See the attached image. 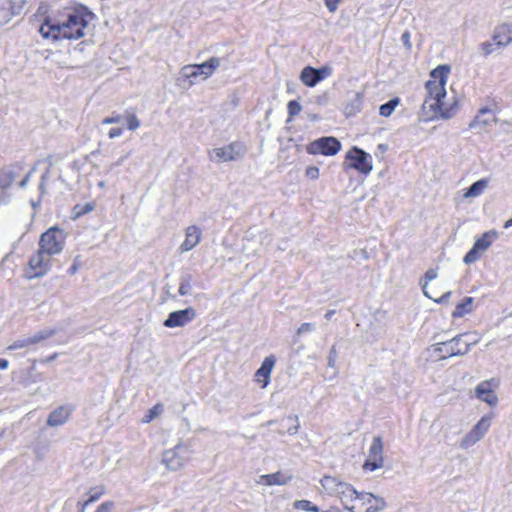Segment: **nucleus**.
<instances>
[{
    "label": "nucleus",
    "mask_w": 512,
    "mask_h": 512,
    "mask_svg": "<svg viewBox=\"0 0 512 512\" xmlns=\"http://www.w3.org/2000/svg\"><path fill=\"white\" fill-rule=\"evenodd\" d=\"M449 73L446 65L438 66L430 73L426 82L427 96L422 104L421 119L425 122L435 119H450L459 110L456 97L447 100L445 85Z\"/></svg>",
    "instance_id": "nucleus-1"
},
{
    "label": "nucleus",
    "mask_w": 512,
    "mask_h": 512,
    "mask_svg": "<svg viewBox=\"0 0 512 512\" xmlns=\"http://www.w3.org/2000/svg\"><path fill=\"white\" fill-rule=\"evenodd\" d=\"M95 15L85 7L69 12L63 20L47 19L39 32L44 38L53 40H78L85 36V30Z\"/></svg>",
    "instance_id": "nucleus-2"
},
{
    "label": "nucleus",
    "mask_w": 512,
    "mask_h": 512,
    "mask_svg": "<svg viewBox=\"0 0 512 512\" xmlns=\"http://www.w3.org/2000/svg\"><path fill=\"white\" fill-rule=\"evenodd\" d=\"M320 482L325 491L337 497L346 510L359 512L360 508L355 504L358 491L351 484L332 476H324Z\"/></svg>",
    "instance_id": "nucleus-3"
},
{
    "label": "nucleus",
    "mask_w": 512,
    "mask_h": 512,
    "mask_svg": "<svg viewBox=\"0 0 512 512\" xmlns=\"http://www.w3.org/2000/svg\"><path fill=\"white\" fill-rule=\"evenodd\" d=\"M221 65V59L218 57H211L207 61L200 64L185 65L180 70V78L188 81V85L192 86L199 80H207L214 74L217 68Z\"/></svg>",
    "instance_id": "nucleus-4"
},
{
    "label": "nucleus",
    "mask_w": 512,
    "mask_h": 512,
    "mask_svg": "<svg viewBox=\"0 0 512 512\" xmlns=\"http://www.w3.org/2000/svg\"><path fill=\"white\" fill-rule=\"evenodd\" d=\"M468 336V333H461L456 335L450 340L438 342L432 346L435 353H445L441 355L439 359H447L454 356L466 355L472 346L476 345L480 339L476 338L473 341L464 340Z\"/></svg>",
    "instance_id": "nucleus-5"
},
{
    "label": "nucleus",
    "mask_w": 512,
    "mask_h": 512,
    "mask_svg": "<svg viewBox=\"0 0 512 512\" xmlns=\"http://www.w3.org/2000/svg\"><path fill=\"white\" fill-rule=\"evenodd\" d=\"M65 240L66 233L57 227H52L41 235L39 247L46 254L55 256L63 251Z\"/></svg>",
    "instance_id": "nucleus-6"
},
{
    "label": "nucleus",
    "mask_w": 512,
    "mask_h": 512,
    "mask_svg": "<svg viewBox=\"0 0 512 512\" xmlns=\"http://www.w3.org/2000/svg\"><path fill=\"white\" fill-rule=\"evenodd\" d=\"M52 258L50 254H46L40 247L36 253H34L28 263L26 269V276L28 279H36L43 277L52 267Z\"/></svg>",
    "instance_id": "nucleus-7"
},
{
    "label": "nucleus",
    "mask_w": 512,
    "mask_h": 512,
    "mask_svg": "<svg viewBox=\"0 0 512 512\" xmlns=\"http://www.w3.org/2000/svg\"><path fill=\"white\" fill-rule=\"evenodd\" d=\"M346 161L347 168L355 169L364 175L369 174L373 169L371 155L358 147H353L346 153Z\"/></svg>",
    "instance_id": "nucleus-8"
},
{
    "label": "nucleus",
    "mask_w": 512,
    "mask_h": 512,
    "mask_svg": "<svg viewBox=\"0 0 512 512\" xmlns=\"http://www.w3.org/2000/svg\"><path fill=\"white\" fill-rule=\"evenodd\" d=\"M498 237L499 233L496 230L485 232L480 238L476 239L473 247L464 256L463 262L470 265L478 261L481 254L486 252Z\"/></svg>",
    "instance_id": "nucleus-9"
},
{
    "label": "nucleus",
    "mask_w": 512,
    "mask_h": 512,
    "mask_svg": "<svg viewBox=\"0 0 512 512\" xmlns=\"http://www.w3.org/2000/svg\"><path fill=\"white\" fill-rule=\"evenodd\" d=\"M246 153V147L241 142H232L227 146L213 148L209 151L211 161L228 162L242 158Z\"/></svg>",
    "instance_id": "nucleus-10"
},
{
    "label": "nucleus",
    "mask_w": 512,
    "mask_h": 512,
    "mask_svg": "<svg viewBox=\"0 0 512 512\" xmlns=\"http://www.w3.org/2000/svg\"><path fill=\"white\" fill-rule=\"evenodd\" d=\"M190 459V450L187 446L178 444L172 449L164 451L163 464L170 470L182 468Z\"/></svg>",
    "instance_id": "nucleus-11"
},
{
    "label": "nucleus",
    "mask_w": 512,
    "mask_h": 512,
    "mask_svg": "<svg viewBox=\"0 0 512 512\" xmlns=\"http://www.w3.org/2000/svg\"><path fill=\"white\" fill-rule=\"evenodd\" d=\"M491 426V417L483 416L459 442L461 449H468L481 441Z\"/></svg>",
    "instance_id": "nucleus-12"
},
{
    "label": "nucleus",
    "mask_w": 512,
    "mask_h": 512,
    "mask_svg": "<svg viewBox=\"0 0 512 512\" xmlns=\"http://www.w3.org/2000/svg\"><path fill=\"white\" fill-rule=\"evenodd\" d=\"M340 149V141L332 136L318 138L307 146V152L312 155L321 154L324 156H334Z\"/></svg>",
    "instance_id": "nucleus-13"
},
{
    "label": "nucleus",
    "mask_w": 512,
    "mask_h": 512,
    "mask_svg": "<svg viewBox=\"0 0 512 512\" xmlns=\"http://www.w3.org/2000/svg\"><path fill=\"white\" fill-rule=\"evenodd\" d=\"M383 443L379 436L373 438L369 448L368 457L363 464V469L366 471H375L383 467Z\"/></svg>",
    "instance_id": "nucleus-14"
},
{
    "label": "nucleus",
    "mask_w": 512,
    "mask_h": 512,
    "mask_svg": "<svg viewBox=\"0 0 512 512\" xmlns=\"http://www.w3.org/2000/svg\"><path fill=\"white\" fill-rule=\"evenodd\" d=\"M332 74V68L324 66L321 68H314L306 66L300 73V80L308 87H314L325 78Z\"/></svg>",
    "instance_id": "nucleus-15"
},
{
    "label": "nucleus",
    "mask_w": 512,
    "mask_h": 512,
    "mask_svg": "<svg viewBox=\"0 0 512 512\" xmlns=\"http://www.w3.org/2000/svg\"><path fill=\"white\" fill-rule=\"evenodd\" d=\"M196 317V311L192 307L183 310L171 312L164 320L163 325L167 328L183 327L193 321Z\"/></svg>",
    "instance_id": "nucleus-16"
},
{
    "label": "nucleus",
    "mask_w": 512,
    "mask_h": 512,
    "mask_svg": "<svg viewBox=\"0 0 512 512\" xmlns=\"http://www.w3.org/2000/svg\"><path fill=\"white\" fill-rule=\"evenodd\" d=\"M492 122H497V118L487 107L481 108L474 119L470 122L469 128L476 129L479 132L485 130Z\"/></svg>",
    "instance_id": "nucleus-17"
},
{
    "label": "nucleus",
    "mask_w": 512,
    "mask_h": 512,
    "mask_svg": "<svg viewBox=\"0 0 512 512\" xmlns=\"http://www.w3.org/2000/svg\"><path fill=\"white\" fill-rule=\"evenodd\" d=\"M492 382L493 380L480 382L475 388V394L481 401L490 406H495L498 403V397L492 389Z\"/></svg>",
    "instance_id": "nucleus-18"
},
{
    "label": "nucleus",
    "mask_w": 512,
    "mask_h": 512,
    "mask_svg": "<svg viewBox=\"0 0 512 512\" xmlns=\"http://www.w3.org/2000/svg\"><path fill=\"white\" fill-rule=\"evenodd\" d=\"M276 358L273 355L267 356L262 362L260 368L255 372V381L265 388L270 381V375L275 365Z\"/></svg>",
    "instance_id": "nucleus-19"
},
{
    "label": "nucleus",
    "mask_w": 512,
    "mask_h": 512,
    "mask_svg": "<svg viewBox=\"0 0 512 512\" xmlns=\"http://www.w3.org/2000/svg\"><path fill=\"white\" fill-rule=\"evenodd\" d=\"M202 231L196 225L187 227L185 231V240L180 245L181 252H188L196 247L201 241Z\"/></svg>",
    "instance_id": "nucleus-20"
},
{
    "label": "nucleus",
    "mask_w": 512,
    "mask_h": 512,
    "mask_svg": "<svg viewBox=\"0 0 512 512\" xmlns=\"http://www.w3.org/2000/svg\"><path fill=\"white\" fill-rule=\"evenodd\" d=\"M73 408L71 406H59L55 410H53L47 419V425L51 427H57L65 424L71 413Z\"/></svg>",
    "instance_id": "nucleus-21"
},
{
    "label": "nucleus",
    "mask_w": 512,
    "mask_h": 512,
    "mask_svg": "<svg viewBox=\"0 0 512 512\" xmlns=\"http://www.w3.org/2000/svg\"><path fill=\"white\" fill-rule=\"evenodd\" d=\"M493 41L497 47H505L512 42V24H502L496 27L493 34Z\"/></svg>",
    "instance_id": "nucleus-22"
},
{
    "label": "nucleus",
    "mask_w": 512,
    "mask_h": 512,
    "mask_svg": "<svg viewBox=\"0 0 512 512\" xmlns=\"http://www.w3.org/2000/svg\"><path fill=\"white\" fill-rule=\"evenodd\" d=\"M438 276L436 269H428L425 273V282L422 284V290L426 297L433 299L437 303H441L444 300L448 299L451 295V292L448 291L445 294H443L440 298H434L431 294L428 292V282L436 279Z\"/></svg>",
    "instance_id": "nucleus-23"
},
{
    "label": "nucleus",
    "mask_w": 512,
    "mask_h": 512,
    "mask_svg": "<svg viewBox=\"0 0 512 512\" xmlns=\"http://www.w3.org/2000/svg\"><path fill=\"white\" fill-rule=\"evenodd\" d=\"M20 167H7L0 171V186L7 189L15 181L18 176Z\"/></svg>",
    "instance_id": "nucleus-24"
},
{
    "label": "nucleus",
    "mask_w": 512,
    "mask_h": 512,
    "mask_svg": "<svg viewBox=\"0 0 512 512\" xmlns=\"http://www.w3.org/2000/svg\"><path fill=\"white\" fill-rule=\"evenodd\" d=\"M193 281H194V277L190 272H188V271L183 272L179 278V289H178L179 295H181V296L191 295Z\"/></svg>",
    "instance_id": "nucleus-25"
},
{
    "label": "nucleus",
    "mask_w": 512,
    "mask_h": 512,
    "mask_svg": "<svg viewBox=\"0 0 512 512\" xmlns=\"http://www.w3.org/2000/svg\"><path fill=\"white\" fill-rule=\"evenodd\" d=\"M473 302L474 298L465 297L462 302L456 305L454 311L452 312V316L454 318H460L466 314L471 313L473 311Z\"/></svg>",
    "instance_id": "nucleus-26"
},
{
    "label": "nucleus",
    "mask_w": 512,
    "mask_h": 512,
    "mask_svg": "<svg viewBox=\"0 0 512 512\" xmlns=\"http://www.w3.org/2000/svg\"><path fill=\"white\" fill-rule=\"evenodd\" d=\"M286 482V479H284V477L279 472L261 475L257 481L258 484L266 486L284 485Z\"/></svg>",
    "instance_id": "nucleus-27"
},
{
    "label": "nucleus",
    "mask_w": 512,
    "mask_h": 512,
    "mask_svg": "<svg viewBox=\"0 0 512 512\" xmlns=\"http://www.w3.org/2000/svg\"><path fill=\"white\" fill-rule=\"evenodd\" d=\"M488 182L484 179L474 182L464 193L465 198L477 197L482 194Z\"/></svg>",
    "instance_id": "nucleus-28"
},
{
    "label": "nucleus",
    "mask_w": 512,
    "mask_h": 512,
    "mask_svg": "<svg viewBox=\"0 0 512 512\" xmlns=\"http://www.w3.org/2000/svg\"><path fill=\"white\" fill-rule=\"evenodd\" d=\"M399 104L400 99L395 97L379 107V114L383 117H389Z\"/></svg>",
    "instance_id": "nucleus-29"
},
{
    "label": "nucleus",
    "mask_w": 512,
    "mask_h": 512,
    "mask_svg": "<svg viewBox=\"0 0 512 512\" xmlns=\"http://www.w3.org/2000/svg\"><path fill=\"white\" fill-rule=\"evenodd\" d=\"M362 102H363L362 95L360 93H356L354 95V98L351 100V102L349 104H347V106L345 108L346 112L348 114H355V113H357L361 109Z\"/></svg>",
    "instance_id": "nucleus-30"
},
{
    "label": "nucleus",
    "mask_w": 512,
    "mask_h": 512,
    "mask_svg": "<svg viewBox=\"0 0 512 512\" xmlns=\"http://www.w3.org/2000/svg\"><path fill=\"white\" fill-rule=\"evenodd\" d=\"M56 333L55 329H43L41 331L36 332L34 335L30 336L33 342V345H36L49 337L53 336Z\"/></svg>",
    "instance_id": "nucleus-31"
},
{
    "label": "nucleus",
    "mask_w": 512,
    "mask_h": 512,
    "mask_svg": "<svg viewBox=\"0 0 512 512\" xmlns=\"http://www.w3.org/2000/svg\"><path fill=\"white\" fill-rule=\"evenodd\" d=\"M124 120L126 121L127 128L130 131L137 130L140 127V125H141L140 120L136 116V114L132 113V112H129V111H126V113L124 115Z\"/></svg>",
    "instance_id": "nucleus-32"
},
{
    "label": "nucleus",
    "mask_w": 512,
    "mask_h": 512,
    "mask_svg": "<svg viewBox=\"0 0 512 512\" xmlns=\"http://www.w3.org/2000/svg\"><path fill=\"white\" fill-rule=\"evenodd\" d=\"M294 507L299 510L308 511V512H319V508L316 505H313L309 500H297L294 503Z\"/></svg>",
    "instance_id": "nucleus-33"
},
{
    "label": "nucleus",
    "mask_w": 512,
    "mask_h": 512,
    "mask_svg": "<svg viewBox=\"0 0 512 512\" xmlns=\"http://www.w3.org/2000/svg\"><path fill=\"white\" fill-rule=\"evenodd\" d=\"M33 345V342L31 340V337H22L20 339H17L14 341L11 345L8 346L9 350H16V349H23L28 348L29 346Z\"/></svg>",
    "instance_id": "nucleus-34"
},
{
    "label": "nucleus",
    "mask_w": 512,
    "mask_h": 512,
    "mask_svg": "<svg viewBox=\"0 0 512 512\" xmlns=\"http://www.w3.org/2000/svg\"><path fill=\"white\" fill-rule=\"evenodd\" d=\"M375 495L372 493L367 492H358V496L356 498V501H358L361 505L358 507L361 511H363V506L368 505L372 503V500H374Z\"/></svg>",
    "instance_id": "nucleus-35"
},
{
    "label": "nucleus",
    "mask_w": 512,
    "mask_h": 512,
    "mask_svg": "<svg viewBox=\"0 0 512 512\" xmlns=\"http://www.w3.org/2000/svg\"><path fill=\"white\" fill-rule=\"evenodd\" d=\"M105 493V488L103 486H98L90 489L88 503H94L100 499V497Z\"/></svg>",
    "instance_id": "nucleus-36"
},
{
    "label": "nucleus",
    "mask_w": 512,
    "mask_h": 512,
    "mask_svg": "<svg viewBox=\"0 0 512 512\" xmlns=\"http://www.w3.org/2000/svg\"><path fill=\"white\" fill-rule=\"evenodd\" d=\"M480 48H481L482 54L484 56H488L496 50L497 44L493 40L486 41V42L481 43Z\"/></svg>",
    "instance_id": "nucleus-37"
},
{
    "label": "nucleus",
    "mask_w": 512,
    "mask_h": 512,
    "mask_svg": "<svg viewBox=\"0 0 512 512\" xmlns=\"http://www.w3.org/2000/svg\"><path fill=\"white\" fill-rule=\"evenodd\" d=\"M287 110H288V114H289L290 118L295 117L296 115H298L300 113L301 105L298 101L291 100L287 104Z\"/></svg>",
    "instance_id": "nucleus-38"
},
{
    "label": "nucleus",
    "mask_w": 512,
    "mask_h": 512,
    "mask_svg": "<svg viewBox=\"0 0 512 512\" xmlns=\"http://www.w3.org/2000/svg\"><path fill=\"white\" fill-rule=\"evenodd\" d=\"M163 411V406L161 404H156L155 406H153L150 410H149V413L148 415H146L145 419H144V422L146 423H149L150 421H152L156 416H158L159 414H161Z\"/></svg>",
    "instance_id": "nucleus-39"
},
{
    "label": "nucleus",
    "mask_w": 512,
    "mask_h": 512,
    "mask_svg": "<svg viewBox=\"0 0 512 512\" xmlns=\"http://www.w3.org/2000/svg\"><path fill=\"white\" fill-rule=\"evenodd\" d=\"M93 209H94L93 204L86 203L84 206L76 205L74 207L73 211H74L75 217H80V216L92 211Z\"/></svg>",
    "instance_id": "nucleus-40"
},
{
    "label": "nucleus",
    "mask_w": 512,
    "mask_h": 512,
    "mask_svg": "<svg viewBox=\"0 0 512 512\" xmlns=\"http://www.w3.org/2000/svg\"><path fill=\"white\" fill-rule=\"evenodd\" d=\"M124 120V115L121 114H113L110 117H105L102 119L101 124L103 125H110V124H117Z\"/></svg>",
    "instance_id": "nucleus-41"
},
{
    "label": "nucleus",
    "mask_w": 512,
    "mask_h": 512,
    "mask_svg": "<svg viewBox=\"0 0 512 512\" xmlns=\"http://www.w3.org/2000/svg\"><path fill=\"white\" fill-rule=\"evenodd\" d=\"M315 330V325L313 323H309V322H306V323H303L298 329H297V332H296V335L297 336H300L302 335L303 333H307V332H312Z\"/></svg>",
    "instance_id": "nucleus-42"
},
{
    "label": "nucleus",
    "mask_w": 512,
    "mask_h": 512,
    "mask_svg": "<svg viewBox=\"0 0 512 512\" xmlns=\"http://www.w3.org/2000/svg\"><path fill=\"white\" fill-rule=\"evenodd\" d=\"M325 3L326 8L330 13H334L338 9V5L343 0H323Z\"/></svg>",
    "instance_id": "nucleus-43"
},
{
    "label": "nucleus",
    "mask_w": 512,
    "mask_h": 512,
    "mask_svg": "<svg viewBox=\"0 0 512 512\" xmlns=\"http://www.w3.org/2000/svg\"><path fill=\"white\" fill-rule=\"evenodd\" d=\"M80 266H81L80 256H76L73 260V264L67 270L68 275L73 276L79 270Z\"/></svg>",
    "instance_id": "nucleus-44"
},
{
    "label": "nucleus",
    "mask_w": 512,
    "mask_h": 512,
    "mask_svg": "<svg viewBox=\"0 0 512 512\" xmlns=\"http://www.w3.org/2000/svg\"><path fill=\"white\" fill-rule=\"evenodd\" d=\"M337 359V350L335 346H332L328 355V366L331 368L335 367Z\"/></svg>",
    "instance_id": "nucleus-45"
},
{
    "label": "nucleus",
    "mask_w": 512,
    "mask_h": 512,
    "mask_svg": "<svg viewBox=\"0 0 512 512\" xmlns=\"http://www.w3.org/2000/svg\"><path fill=\"white\" fill-rule=\"evenodd\" d=\"M114 507V502L106 501L98 506L95 512H111Z\"/></svg>",
    "instance_id": "nucleus-46"
},
{
    "label": "nucleus",
    "mask_w": 512,
    "mask_h": 512,
    "mask_svg": "<svg viewBox=\"0 0 512 512\" xmlns=\"http://www.w3.org/2000/svg\"><path fill=\"white\" fill-rule=\"evenodd\" d=\"M306 176L310 179H317L319 177V169L315 166H310L306 169Z\"/></svg>",
    "instance_id": "nucleus-47"
},
{
    "label": "nucleus",
    "mask_w": 512,
    "mask_h": 512,
    "mask_svg": "<svg viewBox=\"0 0 512 512\" xmlns=\"http://www.w3.org/2000/svg\"><path fill=\"white\" fill-rule=\"evenodd\" d=\"M122 134H123V129L120 127L111 128L108 131V137L110 139H115V138L121 137Z\"/></svg>",
    "instance_id": "nucleus-48"
},
{
    "label": "nucleus",
    "mask_w": 512,
    "mask_h": 512,
    "mask_svg": "<svg viewBox=\"0 0 512 512\" xmlns=\"http://www.w3.org/2000/svg\"><path fill=\"white\" fill-rule=\"evenodd\" d=\"M288 420H293L296 424L293 426V427H289L287 429V433L290 434V435H294L298 432V429H299V422H298V417L297 416H294V417H288Z\"/></svg>",
    "instance_id": "nucleus-49"
},
{
    "label": "nucleus",
    "mask_w": 512,
    "mask_h": 512,
    "mask_svg": "<svg viewBox=\"0 0 512 512\" xmlns=\"http://www.w3.org/2000/svg\"><path fill=\"white\" fill-rule=\"evenodd\" d=\"M401 40L403 42V44L407 47V48H410L411 46V43H410V33L408 31H405L402 36H401Z\"/></svg>",
    "instance_id": "nucleus-50"
},
{
    "label": "nucleus",
    "mask_w": 512,
    "mask_h": 512,
    "mask_svg": "<svg viewBox=\"0 0 512 512\" xmlns=\"http://www.w3.org/2000/svg\"><path fill=\"white\" fill-rule=\"evenodd\" d=\"M130 155L131 152L125 153L124 155L119 157V159L113 164V166H121L130 157Z\"/></svg>",
    "instance_id": "nucleus-51"
},
{
    "label": "nucleus",
    "mask_w": 512,
    "mask_h": 512,
    "mask_svg": "<svg viewBox=\"0 0 512 512\" xmlns=\"http://www.w3.org/2000/svg\"><path fill=\"white\" fill-rule=\"evenodd\" d=\"M47 179H48V172L44 173L41 176V182H40V185H39V189L41 190L42 193L45 192V182L47 181Z\"/></svg>",
    "instance_id": "nucleus-52"
},
{
    "label": "nucleus",
    "mask_w": 512,
    "mask_h": 512,
    "mask_svg": "<svg viewBox=\"0 0 512 512\" xmlns=\"http://www.w3.org/2000/svg\"><path fill=\"white\" fill-rule=\"evenodd\" d=\"M31 173H27L26 176L20 181L19 186L21 188H25L27 185V182L29 181Z\"/></svg>",
    "instance_id": "nucleus-53"
},
{
    "label": "nucleus",
    "mask_w": 512,
    "mask_h": 512,
    "mask_svg": "<svg viewBox=\"0 0 512 512\" xmlns=\"http://www.w3.org/2000/svg\"><path fill=\"white\" fill-rule=\"evenodd\" d=\"M91 503H88V500L81 503V502H78V507H79V512H85L86 508L90 505Z\"/></svg>",
    "instance_id": "nucleus-54"
},
{
    "label": "nucleus",
    "mask_w": 512,
    "mask_h": 512,
    "mask_svg": "<svg viewBox=\"0 0 512 512\" xmlns=\"http://www.w3.org/2000/svg\"><path fill=\"white\" fill-rule=\"evenodd\" d=\"M9 362L5 359H0V369L5 370L8 368Z\"/></svg>",
    "instance_id": "nucleus-55"
},
{
    "label": "nucleus",
    "mask_w": 512,
    "mask_h": 512,
    "mask_svg": "<svg viewBox=\"0 0 512 512\" xmlns=\"http://www.w3.org/2000/svg\"><path fill=\"white\" fill-rule=\"evenodd\" d=\"M245 241H246V243H244V244H243V250H244V251H247V252H248V254H249V253H250V252H249L250 248H249L248 244H249V242L251 241V239L247 236V237L245 238Z\"/></svg>",
    "instance_id": "nucleus-56"
},
{
    "label": "nucleus",
    "mask_w": 512,
    "mask_h": 512,
    "mask_svg": "<svg viewBox=\"0 0 512 512\" xmlns=\"http://www.w3.org/2000/svg\"><path fill=\"white\" fill-rule=\"evenodd\" d=\"M308 119L315 122L319 120V116L317 114H308Z\"/></svg>",
    "instance_id": "nucleus-57"
},
{
    "label": "nucleus",
    "mask_w": 512,
    "mask_h": 512,
    "mask_svg": "<svg viewBox=\"0 0 512 512\" xmlns=\"http://www.w3.org/2000/svg\"><path fill=\"white\" fill-rule=\"evenodd\" d=\"M268 240V234L266 233H261L260 234V244H263L264 241Z\"/></svg>",
    "instance_id": "nucleus-58"
},
{
    "label": "nucleus",
    "mask_w": 512,
    "mask_h": 512,
    "mask_svg": "<svg viewBox=\"0 0 512 512\" xmlns=\"http://www.w3.org/2000/svg\"><path fill=\"white\" fill-rule=\"evenodd\" d=\"M503 227L505 229H508V228L512 227V217L504 223Z\"/></svg>",
    "instance_id": "nucleus-59"
},
{
    "label": "nucleus",
    "mask_w": 512,
    "mask_h": 512,
    "mask_svg": "<svg viewBox=\"0 0 512 512\" xmlns=\"http://www.w3.org/2000/svg\"><path fill=\"white\" fill-rule=\"evenodd\" d=\"M335 311L334 310H329L326 314H325V318L326 319H330L333 315H334Z\"/></svg>",
    "instance_id": "nucleus-60"
},
{
    "label": "nucleus",
    "mask_w": 512,
    "mask_h": 512,
    "mask_svg": "<svg viewBox=\"0 0 512 512\" xmlns=\"http://www.w3.org/2000/svg\"><path fill=\"white\" fill-rule=\"evenodd\" d=\"M469 336H470V335L468 334V336H467V337H465V338H464V340H467V341H473V340H474V338H470V339H469ZM476 338H477V337H475V339H476Z\"/></svg>",
    "instance_id": "nucleus-61"
},
{
    "label": "nucleus",
    "mask_w": 512,
    "mask_h": 512,
    "mask_svg": "<svg viewBox=\"0 0 512 512\" xmlns=\"http://www.w3.org/2000/svg\"><path fill=\"white\" fill-rule=\"evenodd\" d=\"M3 434H4V431H3V430H2V431H0V437H2V436H3Z\"/></svg>",
    "instance_id": "nucleus-62"
}]
</instances>
